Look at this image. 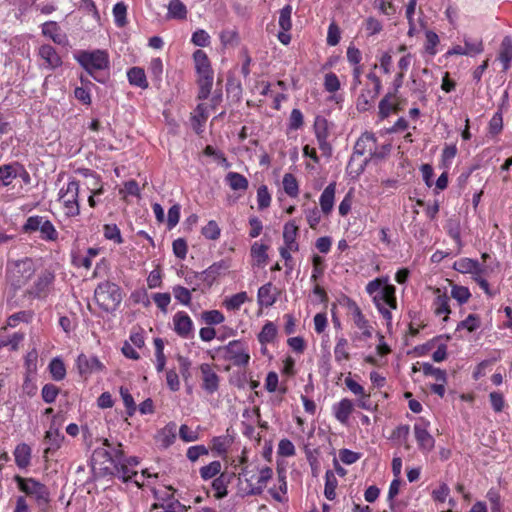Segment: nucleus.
<instances>
[{
  "label": "nucleus",
  "mask_w": 512,
  "mask_h": 512,
  "mask_svg": "<svg viewBox=\"0 0 512 512\" xmlns=\"http://www.w3.org/2000/svg\"><path fill=\"white\" fill-rule=\"evenodd\" d=\"M366 292L372 296L379 313L390 323L392 314L386 306L390 309L397 308L396 287L389 284L387 278H376L366 285Z\"/></svg>",
  "instance_id": "1"
},
{
  "label": "nucleus",
  "mask_w": 512,
  "mask_h": 512,
  "mask_svg": "<svg viewBox=\"0 0 512 512\" xmlns=\"http://www.w3.org/2000/svg\"><path fill=\"white\" fill-rule=\"evenodd\" d=\"M36 266L31 258L25 257L8 264L7 279L10 286L20 290L35 276Z\"/></svg>",
  "instance_id": "2"
},
{
  "label": "nucleus",
  "mask_w": 512,
  "mask_h": 512,
  "mask_svg": "<svg viewBox=\"0 0 512 512\" xmlns=\"http://www.w3.org/2000/svg\"><path fill=\"white\" fill-rule=\"evenodd\" d=\"M74 58L78 64L98 82H100V79L94 75V72L106 70L110 66L109 54L106 50H80L74 54Z\"/></svg>",
  "instance_id": "3"
},
{
  "label": "nucleus",
  "mask_w": 512,
  "mask_h": 512,
  "mask_svg": "<svg viewBox=\"0 0 512 512\" xmlns=\"http://www.w3.org/2000/svg\"><path fill=\"white\" fill-rule=\"evenodd\" d=\"M94 298L103 311L114 312L122 301L121 289L115 283L101 282L95 289Z\"/></svg>",
  "instance_id": "4"
},
{
  "label": "nucleus",
  "mask_w": 512,
  "mask_h": 512,
  "mask_svg": "<svg viewBox=\"0 0 512 512\" xmlns=\"http://www.w3.org/2000/svg\"><path fill=\"white\" fill-rule=\"evenodd\" d=\"M55 277L53 270H41L34 282L25 290L24 296L29 299L45 300L53 289Z\"/></svg>",
  "instance_id": "5"
},
{
  "label": "nucleus",
  "mask_w": 512,
  "mask_h": 512,
  "mask_svg": "<svg viewBox=\"0 0 512 512\" xmlns=\"http://www.w3.org/2000/svg\"><path fill=\"white\" fill-rule=\"evenodd\" d=\"M79 190L80 183L73 178L59 191V201L62 202L67 217L72 218L80 214Z\"/></svg>",
  "instance_id": "6"
},
{
  "label": "nucleus",
  "mask_w": 512,
  "mask_h": 512,
  "mask_svg": "<svg viewBox=\"0 0 512 512\" xmlns=\"http://www.w3.org/2000/svg\"><path fill=\"white\" fill-rule=\"evenodd\" d=\"M18 489L26 496L33 497L39 505L47 504L50 500L49 490L45 484L32 477L14 476Z\"/></svg>",
  "instance_id": "7"
},
{
  "label": "nucleus",
  "mask_w": 512,
  "mask_h": 512,
  "mask_svg": "<svg viewBox=\"0 0 512 512\" xmlns=\"http://www.w3.org/2000/svg\"><path fill=\"white\" fill-rule=\"evenodd\" d=\"M225 360L231 361L234 366H246L250 361L247 345L241 340L230 341L227 345L220 347Z\"/></svg>",
  "instance_id": "8"
},
{
  "label": "nucleus",
  "mask_w": 512,
  "mask_h": 512,
  "mask_svg": "<svg viewBox=\"0 0 512 512\" xmlns=\"http://www.w3.org/2000/svg\"><path fill=\"white\" fill-rule=\"evenodd\" d=\"M257 470L259 472V476L255 483L253 482L254 474H251L249 477L245 478L246 487L243 489H240V495L242 497L261 495L263 493L265 487L267 486L268 481L272 479V476H273L272 468H270L268 466H264V467L258 468Z\"/></svg>",
  "instance_id": "9"
},
{
  "label": "nucleus",
  "mask_w": 512,
  "mask_h": 512,
  "mask_svg": "<svg viewBox=\"0 0 512 512\" xmlns=\"http://www.w3.org/2000/svg\"><path fill=\"white\" fill-rule=\"evenodd\" d=\"M37 56L43 61L40 66L49 71H54L63 64L62 57L50 44L41 45L37 50Z\"/></svg>",
  "instance_id": "10"
},
{
  "label": "nucleus",
  "mask_w": 512,
  "mask_h": 512,
  "mask_svg": "<svg viewBox=\"0 0 512 512\" xmlns=\"http://www.w3.org/2000/svg\"><path fill=\"white\" fill-rule=\"evenodd\" d=\"M428 426L429 422L422 418L414 424L415 439L423 452H430L435 445L433 436L428 432Z\"/></svg>",
  "instance_id": "11"
},
{
  "label": "nucleus",
  "mask_w": 512,
  "mask_h": 512,
  "mask_svg": "<svg viewBox=\"0 0 512 512\" xmlns=\"http://www.w3.org/2000/svg\"><path fill=\"white\" fill-rule=\"evenodd\" d=\"M111 475L122 480L124 483L134 481V483L138 484V481L133 479L137 476V471L121 460L120 449L114 451L113 471Z\"/></svg>",
  "instance_id": "12"
},
{
  "label": "nucleus",
  "mask_w": 512,
  "mask_h": 512,
  "mask_svg": "<svg viewBox=\"0 0 512 512\" xmlns=\"http://www.w3.org/2000/svg\"><path fill=\"white\" fill-rule=\"evenodd\" d=\"M155 502L151 505L150 511L159 510V506L179 500L176 497L177 490L171 485H163L162 487L151 489Z\"/></svg>",
  "instance_id": "13"
},
{
  "label": "nucleus",
  "mask_w": 512,
  "mask_h": 512,
  "mask_svg": "<svg viewBox=\"0 0 512 512\" xmlns=\"http://www.w3.org/2000/svg\"><path fill=\"white\" fill-rule=\"evenodd\" d=\"M64 439V435L60 433L59 429L55 428L52 423L44 436V443L46 447L43 451V458L48 460L49 456L53 455L61 447Z\"/></svg>",
  "instance_id": "14"
},
{
  "label": "nucleus",
  "mask_w": 512,
  "mask_h": 512,
  "mask_svg": "<svg viewBox=\"0 0 512 512\" xmlns=\"http://www.w3.org/2000/svg\"><path fill=\"white\" fill-rule=\"evenodd\" d=\"M41 32L44 37L51 39L55 44L66 46L69 43L68 37L62 32L56 21H47L41 25Z\"/></svg>",
  "instance_id": "15"
},
{
  "label": "nucleus",
  "mask_w": 512,
  "mask_h": 512,
  "mask_svg": "<svg viewBox=\"0 0 512 512\" xmlns=\"http://www.w3.org/2000/svg\"><path fill=\"white\" fill-rule=\"evenodd\" d=\"M76 362L81 375L92 374L104 369L103 363L94 355L87 356L82 353L78 356Z\"/></svg>",
  "instance_id": "16"
},
{
  "label": "nucleus",
  "mask_w": 512,
  "mask_h": 512,
  "mask_svg": "<svg viewBox=\"0 0 512 512\" xmlns=\"http://www.w3.org/2000/svg\"><path fill=\"white\" fill-rule=\"evenodd\" d=\"M453 269L462 274H471L472 277L486 272V268L478 260L466 257L455 261Z\"/></svg>",
  "instance_id": "17"
},
{
  "label": "nucleus",
  "mask_w": 512,
  "mask_h": 512,
  "mask_svg": "<svg viewBox=\"0 0 512 512\" xmlns=\"http://www.w3.org/2000/svg\"><path fill=\"white\" fill-rule=\"evenodd\" d=\"M202 374V388L209 394H213L219 388V376L208 363L200 366Z\"/></svg>",
  "instance_id": "18"
},
{
  "label": "nucleus",
  "mask_w": 512,
  "mask_h": 512,
  "mask_svg": "<svg viewBox=\"0 0 512 512\" xmlns=\"http://www.w3.org/2000/svg\"><path fill=\"white\" fill-rule=\"evenodd\" d=\"M435 299L433 301L434 313L437 316L445 315L444 320L448 319V315L451 313L449 302L450 297L446 289L435 288L434 289Z\"/></svg>",
  "instance_id": "19"
},
{
  "label": "nucleus",
  "mask_w": 512,
  "mask_h": 512,
  "mask_svg": "<svg viewBox=\"0 0 512 512\" xmlns=\"http://www.w3.org/2000/svg\"><path fill=\"white\" fill-rule=\"evenodd\" d=\"M174 331L182 338H188L193 330V322L184 311H179L173 316Z\"/></svg>",
  "instance_id": "20"
},
{
  "label": "nucleus",
  "mask_w": 512,
  "mask_h": 512,
  "mask_svg": "<svg viewBox=\"0 0 512 512\" xmlns=\"http://www.w3.org/2000/svg\"><path fill=\"white\" fill-rule=\"evenodd\" d=\"M230 268V264L227 260H220L218 262L213 263L207 269L202 272H199V275L202 276V281L206 282L208 285H212V283L223 273H225Z\"/></svg>",
  "instance_id": "21"
},
{
  "label": "nucleus",
  "mask_w": 512,
  "mask_h": 512,
  "mask_svg": "<svg viewBox=\"0 0 512 512\" xmlns=\"http://www.w3.org/2000/svg\"><path fill=\"white\" fill-rule=\"evenodd\" d=\"M177 425L175 422L167 423L157 434L156 441L161 448L167 449L176 440Z\"/></svg>",
  "instance_id": "22"
},
{
  "label": "nucleus",
  "mask_w": 512,
  "mask_h": 512,
  "mask_svg": "<svg viewBox=\"0 0 512 512\" xmlns=\"http://www.w3.org/2000/svg\"><path fill=\"white\" fill-rule=\"evenodd\" d=\"M353 315V321L358 329L362 331V337L364 339H368L372 337V326L369 324L368 320L363 315L361 309L358 305L353 302L350 306Z\"/></svg>",
  "instance_id": "23"
},
{
  "label": "nucleus",
  "mask_w": 512,
  "mask_h": 512,
  "mask_svg": "<svg viewBox=\"0 0 512 512\" xmlns=\"http://www.w3.org/2000/svg\"><path fill=\"white\" fill-rule=\"evenodd\" d=\"M276 288L271 282L262 285L258 289L257 301L261 307H270L277 300Z\"/></svg>",
  "instance_id": "24"
},
{
  "label": "nucleus",
  "mask_w": 512,
  "mask_h": 512,
  "mask_svg": "<svg viewBox=\"0 0 512 512\" xmlns=\"http://www.w3.org/2000/svg\"><path fill=\"white\" fill-rule=\"evenodd\" d=\"M298 234V226L294 221L287 222L283 228V240L285 243L284 248H288L293 252L299 250V244L296 242V237Z\"/></svg>",
  "instance_id": "25"
},
{
  "label": "nucleus",
  "mask_w": 512,
  "mask_h": 512,
  "mask_svg": "<svg viewBox=\"0 0 512 512\" xmlns=\"http://www.w3.org/2000/svg\"><path fill=\"white\" fill-rule=\"evenodd\" d=\"M31 447L26 443H20L15 447L13 452L15 464L20 469L27 468L31 463Z\"/></svg>",
  "instance_id": "26"
},
{
  "label": "nucleus",
  "mask_w": 512,
  "mask_h": 512,
  "mask_svg": "<svg viewBox=\"0 0 512 512\" xmlns=\"http://www.w3.org/2000/svg\"><path fill=\"white\" fill-rule=\"evenodd\" d=\"M336 192V183L331 182L322 192L319 203L321 210L324 214L328 215L331 213L334 207V199Z\"/></svg>",
  "instance_id": "27"
},
{
  "label": "nucleus",
  "mask_w": 512,
  "mask_h": 512,
  "mask_svg": "<svg viewBox=\"0 0 512 512\" xmlns=\"http://www.w3.org/2000/svg\"><path fill=\"white\" fill-rule=\"evenodd\" d=\"M353 402L344 398L333 406L335 418L342 424H347L351 413L353 412Z\"/></svg>",
  "instance_id": "28"
},
{
  "label": "nucleus",
  "mask_w": 512,
  "mask_h": 512,
  "mask_svg": "<svg viewBox=\"0 0 512 512\" xmlns=\"http://www.w3.org/2000/svg\"><path fill=\"white\" fill-rule=\"evenodd\" d=\"M193 59L198 76L213 74V70L211 68L210 61L206 52L200 49L196 50L193 53Z\"/></svg>",
  "instance_id": "29"
},
{
  "label": "nucleus",
  "mask_w": 512,
  "mask_h": 512,
  "mask_svg": "<svg viewBox=\"0 0 512 512\" xmlns=\"http://www.w3.org/2000/svg\"><path fill=\"white\" fill-rule=\"evenodd\" d=\"M499 60L504 70H508L512 61V37L505 36L500 45Z\"/></svg>",
  "instance_id": "30"
},
{
  "label": "nucleus",
  "mask_w": 512,
  "mask_h": 512,
  "mask_svg": "<svg viewBox=\"0 0 512 512\" xmlns=\"http://www.w3.org/2000/svg\"><path fill=\"white\" fill-rule=\"evenodd\" d=\"M232 479V474L221 473L212 482V488L215 491L216 499H222L227 496V486Z\"/></svg>",
  "instance_id": "31"
},
{
  "label": "nucleus",
  "mask_w": 512,
  "mask_h": 512,
  "mask_svg": "<svg viewBox=\"0 0 512 512\" xmlns=\"http://www.w3.org/2000/svg\"><path fill=\"white\" fill-rule=\"evenodd\" d=\"M128 81L131 85L141 89L148 88L149 84L144 69L140 67H132L127 71Z\"/></svg>",
  "instance_id": "32"
},
{
  "label": "nucleus",
  "mask_w": 512,
  "mask_h": 512,
  "mask_svg": "<svg viewBox=\"0 0 512 512\" xmlns=\"http://www.w3.org/2000/svg\"><path fill=\"white\" fill-rule=\"evenodd\" d=\"M225 181L234 191H245L249 186L247 178L237 172H229L225 177Z\"/></svg>",
  "instance_id": "33"
},
{
  "label": "nucleus",
  "mask_w": 512,
  "mask_h": 512,
  "mask_svg": "<svg viewBox=\"0 0 512 512\" xmlns=\"http://www.w3.org/2000/svg\"><path fill=\"white\" fill-rule=\"evenodd\" d=\"M16 165L17 162H12L0 166V187H7L16 179Z\"/></svg>",
  "instance_id": "34"
},
{
  "label": "nucleus",
  "mask_w": 512,
  "mask_h": 512,
  "mask_svg": "<svg viewBox=\"0 0 512 512\" xmlns=\"http://www.w3.org/2000/svg\"><path fill=\"white\" fill-rule=\"evenodd\" d=\"M334 357L335 361L340 364L343 361H348L350 359V354L348 351V340L343 336L336 338V345L334 347Z\"/></svg>",
  "instance_id": "35"
},
{
  "label": "nucleus",
  "mask_w": 512,
  "mask_h": 512,
  "mask_svg": "<svg viewBox=\"0 0 512 512\" xmlns=\"http://www.w3.org/2000/svg\"><path fill=\"white\" fill-rule=\"evenodd\" d=\"M277 336V327L271 322L267 321L262 327L260 333L258 334V341L262 346L271 343Z\"/></svg>",
  "instance_id": "36"
},
{
  "label": "nucleus",
  "mask_w": 512,
  "mask_h": 512,
  "mask_svg": "<svg viewBox=\"0 0 512 512\" xmlns=\"http://www.w3.org/2000/svg\"><path fill=\"white\" fill-rule=\"evenodd\" d=\"M213 74L208 75H201L198 76V86H199V92H198V98L200 100H205L209 97L211 93V89L213 86Z\"/></svg>",
  "instance_id": "37"
},
{
  "label": "nucleus",
  "mask_w": 512,
  "mask_h": 512,
  "mask_svg": "<svg viewBox=\"0 0 512 512\" xmlns=\"http://www.w3.org/2000/svg\"><path fill=\"white\" fill-rule=\"evenodd\" d=\"M268 246L254 242L251 246V256L255 259L257 266H265L268 261Z\"/></svg>",
  "instance_id": "38"
},
{
  "label": "nucleus",
  "mask_w": 512,
  "mask_h": 512,
  "mask_svg": "<svg viewBox=\"0 0 512 512\" xmlns=\"http://www.w3.org/2000/svg\"><path fill=\"white\" fill-rule=\"evenodd\" d=\"M338 485L337 478L332 470L325 473L324 495L328 500H334L336 497V488Z\"/></svg>",
  "instance_id": "39"
},
{
  "label": "nucleus",
  "mask_w": 512,
  "mask_h": 512,
  "mask_svg": "<svg viewBox=\"0 0 512 512\" xmlns=\"http://www.w3.org/2000/svg\"><path fill=\"white\" fill-rule=\"evenodd\" d=\"M47 220L48 219L44 216H30L27 218L25 224L23 225V231L25 233H32L36 231H39L41 233L44 227V223H46Z\"/></svg>",
  "instance_id": "40"
},
{
  "label": "nucleus",
  "mask_w": 512,
  "mask_h": 512,
  "mask_svg": "<svg viewBox=\"0 0 512 512\" xmlns=\"http://www.w3.org/2000/svg\"><path fill=\"white\" fill-rule=\"evenodd\" d=\"M168 16L174 19H185L187 8L181 0H171L168 5Z\"/></svg>",
  "instance_id": "41"
},
{
  "label": "nucleus",
  "mask_w": 512,
  "mask_h": 512,
  "mask_svg": "<svg viewBox=\"0 0 512 512\" xmlns=\"http://www.w3.org/2000/svg\"><path fill=\"white\" fill-rule=\"evenodd\" d=\"M49 372L55 381H61L66 376V368L64 362L60 358H54L49 363Z\"/></svg>",
  "instance_id": "42"
},
{
  "label": "nucleus",
  "mask_w": 512,
  "mask_h": 512,
  "mask_svg": "<svg viewBox=\"0 0 512 512\" xmlns=\"http://www.w3.org/2000/svg\"><path fill=\"white\" fill-rule=\"evenodd\" d=\"M283 188L285 193L290 197H297L299 194V185L296 177L291 173L283 176Z\"/></svg>",
  "instance_id": "43"
},
{
  "label": "nucleus",
  "mask_w": 512,
  "mask_h": 512,
  "mask_svg": "<svg viewBox=\"0 0 512 512\" xmlns=\"http://www.w3.org/2000/svg\"><path fill=\"white\" fill-rule=\"evenodd\" d=\"M248 301V295L246 292H239L237 294L232 295L231 297L225 299L224 306L227 310L236 311L239 310L240 307Z\"/></svg>",
  "instance_id": "44"
},
{
  "label": "nucleus",
  "mask_w": 512,
  "mask_h": 512,
  "mask_svg": "<svg viewBox=\"0 0 512 512\" xmlns=\"http://www.w3.org/2000/svg\"><path fill=\"white\" fill-rule=\"evenodd\" d=\"M422 371L426 376H433L438 382H447V373L445 370L434 367L432 364L425 362L422 364Z\"/></svg>",
  "instance_id": "45"
},
{
  "label": "nucleus",
  "mask_w": 512,
  "mask_h": 512,
  "mask_svg": "<svg viewBox=\"0 0 512 512\" xmlns=\"http://www.w3.org/2000/svg\"><path fill=\"white\" fill-rule=\"evenodd\" d=\"M119 392L126 408L127 415L130 417L133 416L137 410V406L129 389L127 387L121 386Z\"/></svg>",
  "instance_id": "46"
},
{
  "label": "nucleus",
  "mask_w": 512,
  "mask_h": 512,
  "mask_svg": "<svg viewBox=\"0 0 512 512\" xmlns=\"http://www.w3.org/2000/svg\"><path fill=\"white\" fill-rule=\"evenodd\" d=\"M451 286V297L454 298L460 305L467 303L471 297L469 289L465 286L452 283Z\"/></svg>",
  "instance_id": "47"
},
{
  "label": "nucleus",
  "mask_w": 512,
  "mask_h": 512,
  "mask_svg": "<svg viewBox=\"0 0 512 512\" xmlns=\"http://www.w3.org/2000/svg\"><path fill=\"white\" fill-rule=\"evenodd\" d=\"M292 6L290 4L285 5L280 11H279V20L278 24L281 30L283 31H289L292 28Z\"/></svg>",
  "instance_id": "48"
},
{
  "label": "nucleus",
  "mask_w": 512,
  "mask_h": 512,
  "mask_svg": "<svg viewBox=\"0 0 512 512\" xmlns=\"http://www.w3.org/2000/svg\"><path fill=\"white\" fill-rule=\"evenodd\" d=\"M127 6L124 2H118L113 7L114 21L117 27H124L127 24Z\"/></svg>",
  "instance_id": "49"
},
{
  "label": "nucleus",
  "mask_w": 512,
  "mask_h": 512,
  "mask_svg": "<svg viewBox=\"0 0 512 512\" xmlns=\"http://www.w3.org/2000/svg\"><path fill=\"white\" fill-rule=\"evenodd\" d=\"M464 48L467 56H475L483 52V43L480 39H472L469 37L464 38Z\"/></svg>",
  "instance_id": "50"
},
{
  "label": "nucleus",
  "mask_w": 512,
  "mask_h": 512,
  "mask_svg": "<svg viewBox=\"0 0 512 512\" xmlns=\"http://www.w3.org/2000/svg\"><path fill=\"white\" fill-rule=\"evenodd\" d=\"M24 333L16 332L8 338L0 339V350L4 347H9L11 351H16L19 344L24 340Z\"/></svg>",
  "instance_id": "51"
},
{
  "label": "nucleus",
  "mask_w": 512,
  "mask_h": 512,
  "mask_svg": "<svg viewBox=\"0 0 512 512\" xmlns=\"http://www.w3.org/2000/svg\"><path fill=\"white\" fill-rule=\"evenodd\" d=\"M232 441L228 436H217L211 440V449L219 455L225 454Z\"/></svg>",
  "instance_id": "52"
},
{
  "label": "nucleus",
  "mask_w": 512,
  "mask_h": 512,
  "mask_svg": "<svg viewBox=\"0 0 512 512\" xmlns=\"http://www.w3.org/2000/svg\"><path fill=\"white\" fill-rule=\"evenodd\" d=\"M221 471V463L218 460L210 462L200 468V476L203 480H209L218 475Z\"/></svg>",
  "instance_id": "53"
},
{
  "label": "nucleus",
  "mask_w": 512,
  "mask_h": 512,
  "mask_svg": "<svg viewBox=\"0 0 512 512\" xmlns=\"http://www.w3.org/2000/svg\"><path fill=\"white\" fill-rule=\"evenodd\" d=\"M394 96L392 93L386 94L379 103V117L381 119L387 118L392 111H396L397 108L394 106L390 99Z\"/></svg>",
  "instance_id": "54"
},
{
  "label": "nucleus",
  "mask_w": 512,
  "mask_h": 512,
  "mask_svg": "<svg viewBox=\"0 0 512 512\" xmlns=\"http://www.w3.org/2000/svg\"><path fill=\"white\" fill-rule=\"evenodd\" d=\"M375 136L372 133H364L362 136L356 141L354 146L353 156L358 155L362 156L366 152V144L369 142H375Z\"/></svg>",
  "instance_id": "55"
},
{
  "label": "nucleus",
  "mask_w": 512,
  "mask_h": 512,
  "mask_svg": "<svg viewBox=\"0 0 512 512\" xmlns=\"http://www.w3.org/2000/svg\"><path fill=\"white\" fill-rule=\"evenodd\" d=\"M481 320L480 317L476 314H469L466 319L459 322L457 325V330L466 329L469 332H474L480 327Z\"/></svg>",
  "instance_id": "56"
},
{
  "label": "nucleus",
  "mask_w": 512,
  "mask_h": 512,
  "mask_svg": "<svg viewBox=\"0 0 512 512\" xmlns=\"http://www.w3.org/2000/svg\"><path fill=\"white\" fill-rule=\"evenodd\" d=\"M314 132L316 139H328L329 131H328V121L324 117H316L314 122Z\"/></svg>",
  "instance_id": "57"
},
{
  "label": "nucleus",
  "mask_w": 512,
  "mask_h": 512,
  "mask_svg": "<svg viewBox=\"0 0 512 512\" xmlns=\"http://www.w3.org/2000/svg\"><path fill=\"white\" fill-rule=\"evenodd\" d=\"M33 318V312L32 311H19L17 313H14L10 315L7 319V324L10 327H15L19 322L29 323L31 322Z\"/></svg>",
  "instance_id": "58"
},
{
  "label": "nucleus",
  "mask_w": 512,
  "mask_h": 512,
  "mask_svg": "<svg viewBox=\"0 0 512 512\" xmlns=\"http://www.w3.org/2000/svg\"><path fill=\"white\" fill-rule=\"evenodd\" d=\"M37 361H38V352L34 348V349L30 350L25 356V359H24V366L26 369L25 374H34V375L36 374Z\"/></svg>",
  "instance_id": "59"
},
{
  "label": "nucleus",
  "mask_w": 512,
  "mask_h": 512,
  "mask_svg": "<svg viewBox=\"0 0 512 512\" xmlns=\"http://www.w3.org/2000/svg\"><path fill=\"white\" fill-rule=\"evenodd\" d=\"M103 233L106 239L112 240L117 244L123 243L120 229L116 224H105L103 227Z\"/></svg>",
  "instance_id": "60"
},
{
  "label": "nucleus",
  "mask_w": 512,
  "mask_h": 512,
  "mask_svg": "<svg viewBox=\"0 0 512 512\" xmlns=\"http://www.w3.org/2000/svg\"><path fill=\"white\" fill-rule=\"evenodd\" d=\"M98 253L99 250L97 248H89L85 256L75 257L73 263L77 266L89 269L92 266V259L96 257Z\"/></svg>",
  "instance_id": "61"
},
{
  "label": "nucleus",
  "mask_w": 512,
  "mask_h": 512,
  "mask_svg": "<svg viewBox=\"0 0 512 512\" xmlns=\"http://www.w3.org/2000/svg\"><path fill=\"white\" fill-rule=\"evenodd\" d=\"M60 390L51 383H47L42 387L41 396L45 403H54Z\"/></svg>",
  "instance_id": "62"
},
{
  "label": "nucleus",
  "mask_w": 512,
  "mask_h": 512,
  "mask_svg": "<svg viewBox=\"0 0 512 512\" xmlns=\"http://www.w3.org/2000/svg\"><path fill=\"white\" fill-rule=\"evenodd\" d=\"M202 235L209 240H217L221 230L214 220H210L201 230Z\"/></svg>",
  "instance_id": "63"
},
{
  "label": "nucleus",
  "mask_w": 512,
  "mask_h": 512,
  "mask_svg": "<svg viewBox=\"0 0 512 512\" xmlns=\"http://www.w3.org/2000/svg\"><path fill=\"white\" fill-rule=\"evenodd\" d=\"M191 42L198 47H207L211 43V37L204 29H197L192 34Z\"/></svg>",
  "instance_id": "64"
}]
</instances>
